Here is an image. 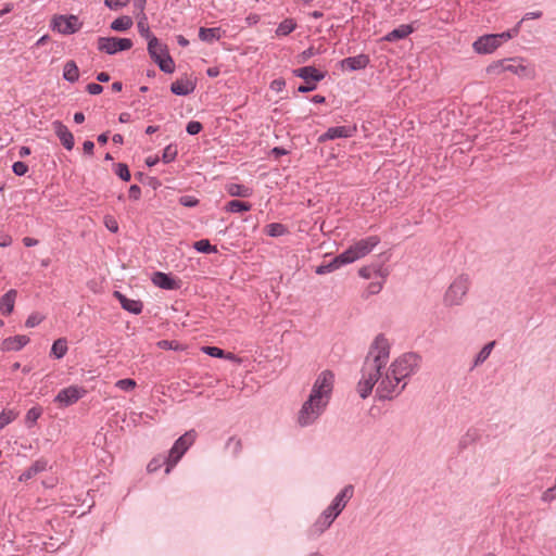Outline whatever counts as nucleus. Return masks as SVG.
<instances>
[{"instance_id": "nucleus-1", "label": "nucleus", "mask_w": 556, "mask_h": 556, "mask_svg": "<svg viewBox=\"0 0 556 556\" xmlns=\"http://www.w3.org/2000/svg\"><path fill=\"white\" fill-rule=\"evenodd\" d=\"M389 361L390 343L383 334H379L371 343L361 370L356 390L362 399L368 397L376 384L379 399L391 400L397 396L406 386V382H401L419 366V356L415 353H406L387 367Z\"/></svg>"}, {"instance_id": "nucleus-2", "label": "nucleus", "mask_w": 556, "mask_h": 556, "mask_svg": "<svg viewBox=\"0 0 556 556\" xmlns=\"http://www.w3.org/2000/svg\"><path fill=\"white\" fill-rule=\"evenodd\" d=\"M333 384L332 371L323 370L317 376L307 400L302 404L298 414V424L301 427L313 425L323 415L331 399Z\"/></svg>"}, {"instance_id": "nucleus-3", "label": "nucleus", "mask_w": 556, "mask_h": 556, "mask_svg": "<svg viewBox=\"0 0 556 556\" xmlns=\"http://www.w3.org/2000/svg\"><path fill=\"white\" fill-rule=\"evenodd\" d=\"M470 278L467 274L458 275L444 292L442 302L445 307L460 306L470 288Z\"/></svg>"}, {"instance_id": "nucleus-4", "label": "nucleus", "mask_w": 556, "mask_h": 556, "mask_svg": "<svg viewBox=\"0 0 556 556\" xmlns=\"http://www.w3.org/2000/svg\"><path fill=\"white\" fill-rule=\"evenodd\" d=\"M504 72H510L522 78L533 77V70L523 64L519 59H504L491 63L486 67V73L490 75H498Z\"/></svg>"}, {"instance_id": "nucleus-5", "label": "nucleus", "mask_w": 556, "mask_h": 556, "mask_svg": "<svg viewBox=\"0 0 556 556\" xmlns=\"http://www.w3.org/2000/svg\"><path fill=\"white\" fill-rule=\"evenodd\" d=\"M197 432L189 430L176 440L166 458L165 473L168 475L188 448L194 443Z\"/></svg>"}, {"instance_id": "nucleus-6", "label": "nucleus", "mask_w": 556, "mask_h": 556, "mask_svg": "<svg viewBox=\"0 0 556 556\" xmlns=\"http://www.w3.org/2000/svg\"><path fill=\"white\" fill-rule=\"evenodd\" d=\"M379 242L380 239L377 236L361 239L340 254V261L346 264L353 263L370 253Z\"/></svg>"}, {"instance_id": "nucleus-7", "label": "nucleus", "mask_w": 556, "mask_h": 556, "mask_svg": "<svg viewBox=\"0 0 556 556\" xmlns=\"http://www.w3.org/2000/svg\"><path fill=\"white\" fill-rule=\"evenodd\" d=\"M148 52L161 71L168 74L174 72V61L169 55L166 46L162 45L157 38L150 39L148 42Z\"/></svg>"}, {"instance_id": "nucleus-8", "label": "nucleus", "mask_w": 556, "mask_h": 556, "mask_svg": "<svg viewBox=\"0 0 556 556\" xmlns=\"http://www.w3.org/2000/svg\"><path fill=\"white\" fill-rule=\"evenodd\" d=\"M510 38L511 34L509 31L483 35L472 43V48L475 52L479 54H489L494 52L504 41Z\"/></svg>"}, {"instance_id": "nucleus-9", "label": "nucleus", "mask_w": 556, "mask_h": 556, "mask_svg": "<svg viewBox=\"0 0 556 556\" xmlns=\"http://www.w3.org/2000/svg\"><path fill=\"white\" fill-rule=\"evenodd\" d=\"M132 47V41L129 38H117V37H99L98 49L110 55L115 54L119 51L129 50Z\"/></svg>"}, {"instance_id": "nucleus-10", "label": "nucleus", "mask_w": 556, "mask_h": 556, "mask_svg": "<svg viewBox=\"0 0 556 556\" xmlns=\"http://www.w3.org/2000/svg\"><path fill=\"white\" fill-rule=\"evenodd\" d=\"M51 27L62 35H72L80 29L81 23L76 15H55L52 18Z\"/></svg>"}, {"instance_id": "nucleus-11", "label": "nucleus", "mask_w": 556, "mask_h": 556, "mask_svg": "<svg viewBox=\"0 0 556 556\" xmlns=\"http://www.w3.org/2000/svg\"><path fill=\"white\" fill-rule=\"evenodd\" d=\"M53 130L58 138L60 139L62 146L71 151L74 148L75 140L73 134L70 129L60 121H54L52 123Z\"/></svg>"}, {"instance_id": "nucleus-12", "label": "nucleus", "mask_w": 556, "mask_h": 556, "mask_svg": "<svg viewBox=\"0 0 556 556\" xmlns=\"http://www.w3.org/2000/svg\"><path fill=\"white\" fill-rule=\"evenodd\" d=\"M83 394V390L78 387L71 386L68 388L62 389L58 395L55 396V402L68 406L76 403Z\"/></svg>"}, {"instance_id": "nucleus-13", "label": "nucleus", "mask_w": 556, "mask_h": 556, "mask_svg": "<svg viewBox=\"0 0 556 556\" xmlns=\"http://www.w3.org/2000/svg\"><path fill=\"white\" fill-rule=\"evenodd\" d=\"M333 523V521L323 511L315 522L308 528L307 535L316 539L325 533Z\"/></svg>"}, {"instance_id": "nucleus-14", "label": "nucleus", "mask_w": 556, "mask_h": 556, "mask_svg": "<svg viewBox=\"0 0 556 556\" xmlns=\"http://www.w3.org/2000/svg\"><path fill=\"white\" fill-rule=\"evenodd\" d=\"M356 127L350 126H336L330 127L328 130L319 137V141L333 140L337 138H349L354 135Z\"/></svg>"}, {"instance_id": "nucleus-15", "label": "nucleus", "mask_w": 556, "mask_h": 556, "mask_svg": "<svg viewBox=\"0 0 556 556\" xmlns=\"http://www.w3.org/2000/svg\"><path fill=\"white\" fill-rule=\"evenodd\" d=\"M294 76L305 80V83H317L325 78V73L319 72L314 66H304L293 71Z\"/></svg>"}, {"instance_id": "nucleus-16", "label": "nucleus", "mask_w": 556, "mask_h": 556, "mask_svg": "<svg viewBox=\"0 0 556 556\" xmlns=\"http://www.w3.org/2000/svg\"><path fill=\"white\" fill-rule=\"evenodd\" d=\"M152 282L164 290H176L179 288V283L177 280L172 278L169 275L162 273V271H155L152 277Z\"/></svg>"}, {"instance_id": "nucleus-17", "label": "nucleus", "mask_w": 556, "mask_h": 556, "mask_svg": "<svg viewBox=\"0 0 556 556\" xmlns=\"http://www.w3.org/2000/svg\"><path fill=\"white\" fill-rule=\"evenodd\" d=\"M29 342L27 336H15L4 339L0 349L4 352L20 351Z\"/></svg>"}, {"instance_id": "nucleus-18", "label": "nucleus", "mask_w": 556, "mask_h": 556, "mask_svg": "<svg viewBox=\"0 0 556 556\" xmlns=\"http://www.w3.org/2000/svg\"><path fill=\"white\" fill-rule=\"evenodd\" d=\"M369 64V56L366 54H358L356 56H350L341 61L342 68L350 71L363 70Z\"/></svg>"}, {"instance_id": "nucleus-19", "label": "nucleus", "mask_w": 556, "mask_h": 556, "mask_svg": "<svg viewBox=\"0 0 556 556\" xmlns=\"http://www.w3.org/2000/svg\"><path fill=\"white\" fill-rule=\"evenodd\" d=\"M114 296L119 301L122 307L129 313L140 314L142 312V303L138 300L128 299L119 291L114 292Z\"/></svg>"}, {"instance_id": "nucleus-20", "label": "nucleus", "mask_w": 556, "mask_h": 556, "mask_svg": "<svg viewBox=\"0 0 556 556\" xmlns=\"http://www.w3.org/2000/svg\"><path fill=\"white\" fill-rule=\"evenodd\" d=\"M195 89V84L186 78V79H177L170 85V91L176 96H188L192 93Z\"/></svg>"}, {"instance_id": "nucleus-21", "label": "nucleus", "mask_w": 556, "mask_h": 556, "mask_svg": "<svg viewBox=\"0 0 556 556\" xmlns=\"http://www.w3.org/2000/svg\"><path fill=\"white\" fill-rule=\"evenodd\" d=\"M17 292L14 289L9 290L0 299V312L3 315H10L14 309Z\"/></svg>"}, {"instance_id": "nucleus-22", "label": "nucleus", "mask_w": 556, "mask_h": 556, "mask_svg": "<svg viewBox=\"0 0 556 556\" xmlns=\"http://www.w3.org/2000/svg\"><path fill=\"white\" fill-rule=\"evenodd\" d=\"M414 31V28L410 25L403 24L400 25L397 28L393 29L392 31L388 33L382 40L393 42L401 39L406 38L408 35H410Z\"/></svg>"}, {"instance_id": "nucleus-23", "label": "nucleus", "mask_w": 556, "mask_h": 556, "mask_svg": "<svg viewBox=\"0 0 556 556\" xmlns=\"http://www.w3.org/2000/svg\"><path fill=\"white\" fill-rule=\"evenodd\" d=\"M354 488L352 484L345 485L339 494L333 498L332 504L338 507L341 511L346 507L349 501L352 498Z\"/></svg>"}, {"instance_id": "nucleus-24", "label": "nucleus", "mask_w": 556, "mask_h": 556, "mask_svg": "<svg viewBox=\"0 0 556 556\" xmlns=\"http://www.w3.org/2000/svg\"><path fill=\"white\" fill-rule=\"evenodd\" d=\"M47 466H48L47 460L38 459L20 476L18 480L21 482L27 481V480L31 479L34 476H36L37 473L45 471Z\"/></svg>"}, {"instance_id": "nucleus-25", "label": "nucleus", "mask_w": 556, "mask_h": 556, "mask_svg": "<svg viewBox=\"0 0 556 556\" xmlns=\"http://www.w3.org/2000/svg\"><path fill=\"white\" fill-rule=\"evenodd\" d=\"M63 78L70 83H75L79 78V70L74 61H67L63 68Z\"/></svg>"}, {"instance_id": "nucleus-26", "label": "nucleus", "mask_w": 556, "mask_h": 556, "mask_svg": "<svg viewBox=\"0 0 556 556\" xmlns=\"http://www.w3.org/2000/svg\"><path fill=\"white\" fill-rule=\"evenodd\" d=\"M343 264H346V263L343 262V261H340V254H339L337 257H334L328 264H323L320 266H317L315 273L317 275H325V274H328V273H331V271L336 270L337 268H339Z\"/></svg>"}, {"instance_id": "nucleus-27", "label": "nucleus", "mask_w": 556, "mask_h": 556, "mask_svg": "<svg viewBox=\"0 0 556 556\" xmlns=\"http://www.w3.org/2000/svg\"><path fill=\"white\" fill-rule=\"evenodd\" d=\"M132 26V20L130 16L124 15L111 23V29L115 31H126Z\"/></svg>"}, {"instance_id": "nucleus-28", "label": "nucleus", "mask_w": 556, "mask_h": 556, "mask_svg": "<svg viewBox=\"0 0 556 556\" xmlns=\"http://www.w3.org/2000/svg\"><path fill=\"white\" fill-rule=\"evenodd\" d=\"M67 341L64 338L55 340L51 348V354L60 359L67 353Z\"/></svg>"}, {"instance_id": "nucleus-29", "label": "nucleus", "mask_w": 556, "mask_h": 556, "mask_svg": "<svg viewBox=\"0 0 556 556\" xmlns=\"http://www.w3.org/2000/svg\"><path fill=\"white\" fill-rule=\"evenodd\" d=\"M227 191L231 197L247 198L252 194V190L249 187L239 184H230L227 186Z\"/></svg>"}, {"instance_id": "nucleus-30", "label": "nucleus", "mask_w": 556, "mask_h": 556, "mask_svg": "<svg viewBox=\"0 0 556 556\" xmlns=\"http://www.w3.org/2000/svg\"><path fill=\"white\" fill-rule=\"evenodd\" d=\"M199 38L202 41H206V42H212L216 39H219V28L201 27L199 29Z\"/></svg>"}, {"instance_id": "nucleus-31", "label": "nucleus", "mask_w": 556, "mask_h": 556, "mask_svg": "<svg viewBox=\"0 0 556 556\" xmlns=\"http://www.w3.org/2000/svg\"><path fill=\"white\" fill-rule=\"evenodd\" d=\"M494 345H495L494 341L489 342L488 344H485L480 350V352L477 354V356L475 358V362H473V366H479L480 364L484 363L488 359V357L490 356Z\"/></svg>"}, {"instance_id": "nucleus-32", "label": "nucleus", "mask_w": 556, "mask_h": 556, "mask_svg": "<svg viewBox=\"0 0 556 556\" xmlns=\"http://www.w3.org/2000/svg\"><path fill=\"white\" fill-rule=\"evenodd\" d=\"M296 27V23L292 18H286L282 21L276 30L278 36H287L292 33Z\"/></svg>"}, {"instance_id": "nucleus-33", "label": "nucleus", "mask_w": 556, "mask_h": 556, "mask_svg": "<svg viewBox=\"0 0 556 556\" xmlns=\"http://www.w3.org/2000/svg\"><path fill=\"white\" fill-rule=\"evenodd\" d=\"M252 205L248 202L231 200L227 203V211L231 213H240L250 211Z\"/></svg>"}, {"instance_id": "nucleus-34", "label": "nucleus", "mask_w": 556, "mask_h": 556, "mask_svg": "<svg viewBox=\"0 0 556 556\" xmlns=\"http://www.w3.org/2000/svg\"><path fill=\"white\" fill-rule=\"evenodd\" d=\"M287 232V227L280 223H271L266 226V233L270 237H280L286 235Z\"/></svg>"}, {"instance_id": "nucleus-35", "label": "nucleus", "mask_w": 556, "mask_h": 556, "mask_svg": "<svg viewBox=\"0 0 556 556\" xmlns=\"http://www.w3.org/2000/svg\"><path fill=\"white\" fill-rule=\"evenodd\" d=\"M138 31L139 34L144 37L146 39H148V42L150 41L151 38H156L154 35H152V33L150 31V27L147 23V17L146 15H143L139 21H138Z\"/></svg>"}, {"instance_id": "nucleus-36", "label": "nucleus", "mask_w": 556, "mask_h": 556, "mask_svg": "<svg viewBox=\"0 0 556 556\" xmlns=\"http://www.w3.org/2000/svg\"><path fill=\"white\" fill-rule=\"evenodd\" d=\"M166 458L167 456L159 455L150 460V463L147 466L148 472H155L157 471L163 465L166 466Z\"/></svg>"}, {"instance_id": "nucleus-37", "label": "nucleus", "mask_w": 556, "mask_h": 556, "mask_svg": "<svg viewBox=\"0 0 556 556\" xmlns=\"http://www.w3.org/2000/svg\"><path fill=\"white\" fill-rule=\"evenodd\" d=\"M176 156H177L176 146L168 144L163 151L162 161L164 163H170L176 159Z\"/></svg>"}, {"instance_id": "nucleus-38", "label": "nucleus", "mask_w": 556, "mask_h": 556, "mask_svg": "<svg viewBox=\"0 0 556 556\" xmlns=\"http://www.w3.org/2000/svg\"><path fill=\"white\" fill-rule=\"evenodd\" d=\"M17 417V414L13 410H3L0 413V429H3L5 426L11 424L15 418Z\"/></svg>"}, {"instance_id": "nucleus-39", "label": "nucleus", "mask_w": 556, "mask_h": 556, "mask_svg": "<svg viewBox=\"0 0 556 556\" xmlns=\"http://www.w3.org/2000/svg\"><path fill=\"white\" fill-rule=\"evenodd\" d=\"M194 249L198 251V252H202V253H212V252H215L216 249L215 247H213L208 240H199L194 243Z\"/></svg>"}, {"instance_id": "nucleus-40", "label": "nucleus", "mask_w": 556, "mask_h": 556, "mask_svg": "<svg viewBox=\"0 0 556 556\" xmlns=\"http://www.w3.org/2000/svg\"><path fill=\"white\" fill-rule=\"evenodd\" d=\"M40 415H41V409H39L37 407H33L27 412V414L25 416V422L27 424L28 427H31L38 420Z\"/></svg>"}, {"instance_id": "nucleus-41", "label": "nucleus", "mask_w": 556, "mask_h": 556, "mask_svg": "<svg viewBox=\"0 0 556 556\" xmlns=\"http://www.w3.org/2000/svg\"><path fill=\"white\" fill-rule=\"evenodd\" d=\"M136 381L130 378L117 380L115 383V387L123 391H131L136 388Z\"/></svg>"}, {"instance_id": "nucleus-42", "label": "nucleus", "mask_w": 556, "mask_h": 556, "mask_svg": "<svg viewBox=\"0 0 556 556\" xmlns=\"http://www.w3.org/2000/svg\"><path fill=\"white\" fill-rule=\"evenodd\" d=\"M116 175L124 181H128L130 179V172L126 164L118 163L116 165Z\"/></svg>"}, {"instance_id": "nucleus-43", "label": "nucleus", "mask_w": 556, "mask_h": 556, "mask_svg": "<svg viewBox=\"0 0 556 556\" xmlns=\"http://www.w3.org/2000/svg\"><path fill=\"white\" fill-rule=\"evenodd\" d=\"M43 319H45L43 315H41L39 313H33L27 317V319L25 321V326L28 328H34V327L38 326Z\"/></svg>"}, {"instance_id": "nucleus-44", "label": "nucleus", "mask_w": 556, "mask_h": 556, "mask_svg": "<svg viewBox=\"0 0 556 556\" xmlns=\"http://www.w3.org/2000/svg\"><path fill=\"white\" fill-rule=\"evenodd\" d=\"M104 225L105 227L111 231V232H117L118 231V223L117 220L111 216V215H106L104 217Z\"/></svg>"}, {"instance_id": "nucleus-45", "label": "nucleus", "mask_w": 556, "mask_h": 556, "mask_svg": "<svg viewBox=\"0 0 556 556\" xmlns=\"http://www.w3.org/2000/svg\"><path fill=\"white\" fill-rule=\"evenodd\" d=\"M228 450H231L233 454H238L241 451L242 444L239 439L230 438L226 444Z\"/></svg>"}, {"instance_id": "nucleus-46", "label": "nucleus", "mask_w": 556, "mask_h": 556, "mask_svg": "<svg viewBox=\"0 0 556 556\" xmlns=\"http://www.w3.org/2000/svg\"><path fill=\"white\" fill-rule=\"evenodd\" d=\"M12 169L16 176H23L27 173L28 166L26 163L17 161L13 164Z\"/></svg>"}, {"instance_id": "nucleus-47", "label": "nucleus", "mask_w": 556, "mask_h": 556, "mask_svg": "<svg viewBox=\"0 0 556 556\" xmlns=\"http://www.w3.org/2000/svg\"><path fill=\"white\" fill-rule=\"evenodd\" d=\"M186 130L189 135H198L202 130V124L197 121H191L187 124Z\"/></svg>"}, {"instance_id": "nucleus-48", "label": "nucleus", "mask_w": 556, "mask_h": 556, "mask_svg": "<svg viewBox=\"0 0 556 556\" xmlns=\"http://www.w3.org/2000/svg\"><path fill=\"white\" fill-rule=\"evenodd\" d=\"M324 513L332 520L334 521L338 516L342 513L340 509H338L337 506H334V504H330L325 510Z\"/></svg>"}, {"instance_id": "nucleus-49", "label": "nucleus", "mask_w": 556, "mask_h": 556, "mask_svg": "<svg viewBox=\"0 0 556 556\" xmlns=\"http://www.w3.org/2000/svg\"><path fill=\"white\" fill-rule=\"evenodd\" d=\"M198 199L191 195H182L179 199V203L186 207H193L198 204Z\"/></svg>"}, {"instance_id": "nucleus-50", "label": "nucleus", "mask_w": 556, "mask_h": 556, "mask_svg": "<svg viewBox=\"0 0 556 556\" xmlns=\"http://www.w3.org/2000/svg\"><path fill=\"white\" fill-rule=\"evenodd\" d=\"M315 50L313 47L304 50L302 53L298 56V63H305L307 62L313 55H315Z\"/></svg>"}, {"instance_id": "nucleus-51", "label": "nucleus", "mask_w": 556, "mask_h": 556, "mask_svg": "<svg viewBox=\"0 0 556 556\" xmlns=\"http://www.w3.org/2000/svg\"><path fill=\"white\" fill-rule=\"evenodd\" d=\"M203 351L205 354L213 356V357H223L224 351L216 346H204Z\"/></svg>"}, {"instance_id": "nucleus-52", "label": "nucleus", "mask_w": 556, "mask_h": 556, "mask_svg": "<svg viewBox=\"0 0 556 556\" xmlns=\"http://www.w3.org/2000/svg\"><path fill=\"white\" fill-rule=\"evenodd\" d=\"M86 90L90 93V94H100L102 91H103V87L99 84H96V83H90L87 85L86 87Z\"/></svg>"}, {"instance_id": "nucleus-53", "label": "nucleus", "mask_w": 556, "mask_h": 556, "mask_svg": "<svg viewBox=\"0 0 556 556\" xmlns=\"http://www.w3.org/2000/svg\"><path fill=\"white\" fill-rule=\"evenodd\" d=\"M129 198L132 200H138L141 195V189L138 185H131L128 190Z\"/></svg>"}, {"instance_id": "nucleus-54", "label": "nucleus", "mask_w": 556, "mask_h": 556, "mask_svg": "<svg viewBox=\"0 0 556 556\" xmlns=\"http://www.w3.org/2000/svg\"><path fill=\"white\" fill-rule=\"evenodd\" d=\"M542 501L543 502H552L554 498H556V494L555 492L552 491L551 488H548L547 490H545L542 494Z\"/></svg>"}, {"instance_id": "nucleus-55", "label": "nucleus", "mask_w": 556, "mask_h": 556, "mask_svg": "<svg viewBox=\"0 0 556 556\" xmlns=\"http://www.w3.org/2000/svg\"><path fill=\"white\" fill-rule=\"evenodd\" d=\"M315 89H316V84L315 83H309V84L306 83L305 85H301L298 88V91L302 92V93H306V92L313 91Z\"/></svg>"}, {"instance_id": "nucleus-56", "label": "nucleus", "mask_w": 556, "mask_h": 556, "mask_svg": "<svg viewBox=\"0 0 556 556\" xmlns=\"http://www.w3.org/2000/svg\"><path fill=\"white\" fill-rule=\"evenodd\" d=\"M83 149H84L85 154L92 155L93 149H94V143L90 140H86L83 144Z\"/></svg>"}, {"instance_id": "nucleus-57", "label": "nucleus", "mask_w": 556, "mask_h": 556, "mask_svg": "<svg viewBox=\"0 0 556 556\" xmlns=\"http://www.w3.org/2000/svg\"><path fill=\"white\" fill-rule=\"evenodd\" d=\"M381 288H382L381 282H372L368 286V293L377 294L380 292Z\"/></svg>"}, {"instance_id": "nucleus-58", "label": "nucleus", "mask_w": 556, "mask_h": 556, "mask_svg": "<svg viewBox=\"0 0 556 556\" xmlns=\"http://www.w3.org/2000/svg\"><path fill=\"white\" fill-rule=\"evenodd\" d=\"M11 243H12L11 236H9L7 233H1L0 235V247L5 248V247L11 245Z\"/></svg>"}, {"instance_id": "nucleus-59", "label": "nucleus", "mask_w": 556, "mask_h": 556, "mask_svg": "<svg viewBox=\"0 0 556 556\" xmlns=\"http://www.w3.org/2000/svg\"><path fill=\"white\" fill-rule=\"evenodd\" d=\"M358 273H359V276L365 279H369L371 277V268L370 267H362Z\"/></svg>"}, {"instance_id": "nucleus-60", "label": "nucleus", "mask_w": 556, "mask_h": 556, "mask_svg": "<svg viewBox=\"0 0 556 556\" xmlns=\"http://www.w3.org/2000/svg\"><path fill=\"white\" fill-rule=\"evenodd\" d=\"M23 243H24L25 247L30 248V247L37 245L38 244V240L34 239V238H30V237H25L23 239Z\"/></svg>"}, {"instance_id": "nucleus-61", "label": "nucleus", "mask_w": 556, "mask_h": 556, "mask_svg": "<svg viewBox=\"0 0 556 556\" xmlns=\"http://www.w3.org/2000/svg\"><path fill=\"white\" fill-rule=\"evenodd\" d=\"M97 80L101 83H106L110 80V75L105 72H101L97 75Z\"/></svg>"}, {"instance_id": "nucleus-62", "label": "nucleus", "mask_w": 556, "mask_h": 556, "mask_svg": "<svg viewBox=\"0 0 556 556\" xmlns=\"http://www.w3.org/2000/svg\"><path fill=\"white\" fill-rule=\"evenodd\" d=\"M84 121H85V115H84V113H83V112H76V113L74 114V122H75L76 124H81V123H84Z\"/></svg>"}, {"instance_id": "nucleus-63", "label": "nucleus", "mask_w": 556, "mask_h": 556, "mask_svg": "<svg viewBox=\"0 0 556 556\" xmlns=\"http://www.w3.org/2000/svg\"><path fill=\"white\" fill-rule=\"evenodd\" d=\"M118 119H119L121 123H129L130 122V114L126 113V112L121 113Z\"/></svg>"}, {"instance_id": "nucleus-64", "label": "nucleus", "mask_w": 556, "mask_h": 556, "mask_svg": "<svg viewBox=\"0 0 556 556\" xmlns=\"http://www.w3.org/2000/svg\"><path fill=\"white\" fill-rule=\"evenodd\" d=\"M157 162H159V157L149 156V157L146 159V164L149 167L154 166Z\"/></svg>"}]
</instances>
